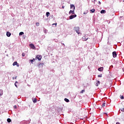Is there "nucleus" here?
<instances>
[{
  "mask_svg": "<svg viewBox=\"0 0 124 124\" xmlns=\"http://www.w3.org/2000/svg\"><path fill=\"white\" fill-rule=\"evenodd\" d=\"M123 72H124V68L123 69Z\"/></svg>",
  "mask_w": 124,
  "mask_h": 124,
  "instance_id": "obj_42",
  "label": "nucleus"
},
{
  "mask_svg": "<svg viewBox=\"0 0 124 124\" xmlns=\"http://www.w3.org/2000/svg\"><path fill=\"white\" fill-rule=\"evenodd\" d=\"M42 59V56L38 55L36 56L35 59L38 60V61H41V59Z\"/></svg>",
  "mask_w": 124,
  "mask_h": 124,
  "instance_id": "obj_4",
  "label": "nucleus"
},
{
  "mask_svg": "<svg viewBox=\"0 0 124 124\" xmlns=\"http://www.w3.org/2000/svg\"><path fill=\"white\" fill-rule=\"evenodd\" d=\"M24 34V32H19V35H23Z\"/></svg>",
  "mask_w": 124,
  "mask_h": 124,
  "instance_id": "obj_22",
  "label": "nucleus"
},
{
  "mask_svg": "<svg viewBox=\"0 0 124 124\" xmlns=\"http://www.w3.org/2000/svg\"><path fill=\"white\" fill-rule=\"evenodd\" d=\"M16 66H17V67H19V63H16Z\"/></svg>",
  "mask_w": 124,
  "mask_h": 124,
  "instance_id": "obj_30",
  "label": "nucleus"
},
{
  "mask_svg": "<svg viewBox=\"0 0 124 124\" xmlns=\"http://www.w3.org/2000/svg\"><path fill=\"white\" fill-rule=\"evenodd\" d=\"M32 101L33 103H36L37 102V99H36V98L32 99Z\"/></svg>",
  "mask_w": 124,
  "mask_h": 124,
  "instance_id": "obj_13",
  "label": "nucleus"
},
{
  "mask_svg": "<svg viewBox=\"0 0 124 124\" xmlns=\"http://www.w3.org/2000/svg\"><path fill=\"white\" fill-rule=\"evenodd\" d=\"M83 14H87V13H83Z\"/></svg>",
  "mask_w": 124,
  "mask_h": 124,
  "instance_id": "obj_41",
  "label": "nucleus"
},
{
  "mask_svg": "<svg viewBox=\"0 0 124 124\" xmlns=\"http://www.w3.org/2000/svg\"><path fill=\"white\" fill-rule=\"evenodd\" d=\"M44 32L45 33H46V29L44 30Z\"/></svg>",
  "mask_w": 124,
  "mask_h": 124,
  "instance_id": "obj_33",
  "label": "nucleus"
},
{
  "mask_svg": "<svg viewBox=\"0 0 124 124\" xmlns=\"http://www.w3.org/2000/svg\"><path fill=\"white\" fill-rule=\"evenodd\" d=\"M13 80H14V77H13Z\"/></svg>",
  "mask_w": 124,
  "mask_h": 124,
  "instance_id": "obj_43",
  "label": "nucleus"
},
{
  "mask_svg": "<svg viewBox=\"0 0 124 124\" xmlns=\"http://www.w3.org/2000/svg\"><path fill=\"white\" fill-rule=\"evenodd\" d=\"M52 25H53V26H54V25H55V26H57V23H53Z\"/></svg>",
  "mask_w": 124,
  "mask_h": 124,
  "instance_id": "obj_34",
  "label": "nucleus"
},
{
  "mask_svg": "<svg viewBox=\"0 0 124 124\" xmlns=\"http://www.w3.org/2000/svg\"><path fill=\"white\" fill-rule=\"evenodd\" d=\"M22 57H25V56H26V53L23 52V53H22Z\"/></svg>",
  "mask_w": 124,
  "mask_h": 124,
  "instance_id": "obj_24",
  "label": "nucleus"
},
{
  "mask_svg": "<svg viewBox=\"0 0 124 124\" xmlns=\"http://www.w3.org/2000/svg\"><path fill=\"white\" fill-rule=\"evenodd\" d=\"M2 94H3V93H0V95L1 96V95H2Z\"/></svg>",
  "mask_w": 124,
  "mask_h": 124,
  "instance_id": "obj_37",
  "label": "nucleus"
},
{
  "mask_svg": "<svg viewBox=\"0 0 124 124\" xmlns=\"http://www.w3.org/2000/svg\"><path fill=\"white\" fill-rule=\"evenodd\" d=\"M85 93V90H82L80 92V93Z\"/></svg>",
  "mask_w": 124,
  "mask_h": 124,
  "instance_id": "obj_25",
  "label": "nucleus"
},
{
  "mask_svg": "<svg viewBox=\"0 0 124 124\" xmlns=\"http://www.w3.org/2000/svg\"><path fill=\"white\" fill-rule=\"evenodd\" d=\"M49 15H50V13L49 12H47L46 13V17H49Z\"/></svg>",
  "mask_w": 124,
  "mask_h": 124,
  "instance_id": "obj_18",
  "label": "nucleus"
},
{
  "mask_svg": "<svg viewBox=\"0 0 124 124\" xmlns=\"http://www.w3.org/2000/svg\"><path fill=\"white\" fill-rule=\"evenodd\" d=\"M112 56L113 58H117V52L116 51H113L112 52Z\"/></svg>",
  "mask_w": 124,
  "mask_h": 124,
  "instance_id": "obj_9",
  "label": "nucleus"
},
{
  "mask_svg": "<svg viewBox=\"0 0 124 124\" xmlns=\"http://www.w3.org/2000/svg\"><path fill=\"white\" fill-rule=\"evenodd\" d=\"M35 61V59L33 58L32 60H29V62H31V63H33V62Z\"/></svg>",
  "mask_w": 124,
  "mask_h": 124,
  "instance_id": "obj_11",
  "label": "nucleus"
},
{
  "mask_svg": "<svg viewBox=\"0 0 124 124\" xmlns=\"http://www.w3.org/2000/svg\"><path fill=\"white\" fill-rule=\"evenodd\" d=\"M74 31L78 33V34H80L81 33L80 32V28L79 27H74Z\"/></svg>",
  "mask_w": 124,
  "mask_h": 124,
  "instance_id": "obj_1",
  "label": "nucleus"
},
{
  "mask_svg": "<svg viewBox=\"0 0 124 124\" xmlns=\"http://www.w3.org/2000/svg\"><path fill=\"white\" fill-rule=\"evenodd\" d=\"M62 9H63L64 8V6H62Z\"/></svg>",
  "mask_w": 124,
  "mask_h": 124,
  "instance_id": "obj_39",
  "label": "nucleus"
},
{
  "mask_svg": "<svg viewBox=\"0 0 124 124\" xmlns=\"http://www.w3.org/2000/svg\"><path fill=\"white\" fill-rule=\"evenodd\" d=\"M14 108L15 109H17V106H14Z\"/></svg>",
  "mask_w": 124,
  "mask_h": 124,
  "instance_id": "obj_29",
  "label": "nucleus"
},
{
  "mask_svg": "<svg viewBox=\"0 0 124 124\" xmlns=\"http://www.w3.org/2000/svg\"><path fill=\"white\" fill-rule=\"evenodd\" d=\"M44 65V63H40L39 64V65H38V67H39V68H42V67H43V66Z\"/></svg>",
  "mask_w": 124,
  "mask_h": 124,
  "instance_id": "obj_8",
  "label": "nucleus"
},
{
  "mask_svg": "<svg viewBox=\"0 0 124 124\" xmlns=\"http://www.w3.org/2000/svg\"><path fill=\"white\" fill-rule=\"evenodd\" d=\"M89 39V35L88 34H85L82 38V41H87Z\"/></svg>",
  "mask_w": 124,
  "mask_h": 124,
  "instance_id": "obj_2",
  "label": "nucleus"
},
{
  "mask_svg": "<svg viewBox=\"0 0 124 124\" xmlns=\"http://www.w3.org/2000/svg\"><path fill=\"white\" fill-rule=\"evenodd\" d=\"M98 3L100 5V4H101V2H100V1H98Z\"/></svg>",
  "mask_w": 124,
  "mask_h": 124,
  "instance_id": "obj_32",
  "label": "nucleus"
},
{
  "mask_svg": "<svg viewBox=\"0 0 124 124\" xmlns=\"http://www.w3.org/2000/svg\"><path fill=\"white\" fill-rule=\"evenodd\" d=\"M62 45L64 46V47H65V45L63 43H62Z\"/></svg>",
  "mask_w": 124,
  "mask_h": 124,
  "instance_id": "obj_35",
  "label": "nucleus"
},
{
  "mask_svg": "<svg viewBox=\"0 0 124 124\" xmlns=\"http://www.w3.org/2000/svg\"><path fill=\"white\" fill-rule=\"evenodd\" d=\"M105 107V103H103L102 104V107Z\"/></svg>",
  "mask_w": 124,
  "mask_h": 124,
  "instance_id": "obj_27",
  "label": "nucleus"
},
{
  "mask_svg": "<svg viewBox=\"0 0 124 124\" xmlns=\"http://www.w3.org/2000/svg\"><path fill=\"white\" fill-rule=\"evenodd\" d=\"M6 35L7 37H10V36H11V33H10L9 31H7Z\"/></svg>",
  "mask_w": 124,
  "mask_h": 124,
  "instance_id": "obj_10",
  "label": "nucleus"
},
{
  "mask_svg": "<svg viewBox=\"0 0 124 124\" xmlns=\"http://www.w3.org/2000/svg\"><path fill=\"white\" fill-rule=\"evenodd\" d=\"M95 11V9H94L90 10L91 13H94Z\"/></svg>",
  "mask_w": 124,
  "mask_h": 124,
  "instance_id": "obj_16",
  "label": "nucleus"
},
{
  "mask_svg": "<svg viewBox=\"0 0 124 124\" xmlns=\"http://www.w3.org/2000/svg\"><path fill=\"white\" fill-rule=\"evenodd\" d=\"M64 101H65V102H69V99L66 98H65L64 99Z\"/></svg>",
  "mask_w": 124,
  "mask_h": 124,
  "instance_id": "obj_17",
  "label": "nucleus"
},
{
  "mask_svg": "<svg viewBox=\"0 0 124 124\" xmlns=\"http://www.w3.org/2000/svg\"><path fill=\"white\" fill-rule=\"evenodd\" d=\"M75 10H70V11L69 12V15H71V14H75V13L74 12Z\"/></svg>",
  "mask_w": 124,
  "mask_h": 124,
  "instance_id": "obj_7",
  "label": "nucleus"
},
{
  "mask_svg": "<svg viewBox=\"0 0 124 124\" xmlns=\"http://www.w3.org/2000/svg\"><path fill=\"white\" fill-rule=\"evenodd\" d=\"M104 114H106V115H107V113H104Z\"/></svg>",
  "mask_w": 124,
  "mask_h": 124,
  "instance_id": "obj_44",
  "label": "nucleus"
},
{
  "mask_svg": "<svg viewBox=\"0 0 124 124\" xmlns=\"http://www.w3.org/2000/svg\"><path fill=\"white\" fill-rule=\"evenodd\" d=\"M36 26H37V27H38V26H39V22L36 23Z\"/></svg>",
  "mask_w": 124,
  "mask_h": 124,
  "instance_id": "obj_26",
  "label": "nucleus"
},
{
  "mask_svg": "<svg viewBox=\"0 0 124 124\" xmlns=\"http://www.w3.org/2000/svg\"><path fill=\"white\" fill-rule=\"evenodd\" d=\"M17 62L16 61L14 62V63H13V66H15V65H16V64H17Z\"/></svg>",
  "mask_w": 124,
  "mask_h": 124,
  "instance_id": "obj_19",
  "label": "nucleus"
},
{
  "mask_svg": "<svg viewBox=\"0 0 124 124\" xmlns=\"http://www.w3.org/2000/svg\"><path fill=\"white\" fill-rule=\"evenodd\" d=\"M123 1L124 2V0Z\"/></svg>",
  "mask_w": 124,
  "mask_h": 124,
  "instance_id": "obj_45",
  "label": "nucleus"
},
{
  "mask_svg": "<svg viewBox=\"0 0 124 124\" xmlns=\"http://www.w3.org/2000/svg\"><path fill=\"white\" fill-rule=\"evenodd\" d=\"M98 77L99 78H101V77H102V74H100V75H98Z\"/></svg>",
  "mask_w": 124,
  "mask_h": 124,
  "instance_id": "obj_23",
  "label": "nucleus"
},
{
  "mask_svg": "<svg viewBox=\"0 0 124 124\" xmlns=\"http://www.w3.org/2000/svg\"><path fill=\"white\" fill-rule=\"evenodd\" d=\"M122 112H124V108L123 109H121Z\"/></svg>",
  "mask_w": 124,
  "mask_h": 124,
  "instance_id": "obj_36",
  "label": "nucleus"
},
{
  "mask_svg": "<svg viewBox=\"0 0 124 124\" xmlns=\"http://www.w3.org/2000/svg\"><path fill=\"white\" fill-rule=\"evenodd\" d=\"M106 13V11L105 10H102L101 11H100V13L101 14H103L104 13Z\"/></svg>",
  "mask_w": 124,
  "mask_h": 124,
  "instance_id": "obj_15",
  "label": "nucleus"
},
{
  "mask_svg": "<svg viewBox=\"0 0 124 124\" xmlns=\"http://www.w3.org/2000/svg\"><path fill=\"white\" fill-rule=\"evenodd\" d=\"M70 9H72V10H75V5H74V4H71Z\"/></svg>",
  "mask_w": 124,
  "mask_h": 124,
  "instance_id": "obj_6",
  "label": "nucleus"
},
{
  "mask_svg": "<svg viewBox=\"0 0 124 124\" xmlns=\"http://www.w3.org/2000/svg\"><path fill=\"white\" fill-rule=\"evenodd\" d=\"M100 84V81L98 80L97 81V82L95 84V86H96V87H98V86H99Z\"/></svg>",
  "mask_w": 124,
  "mask_h": 124,
  "instance_id": "obj_12",
  "label": "nucleus"
},
{
  "mask_svg": "<svg viewBox=\"0 0 124 124\" xmlns=\"http://www.w3.org/2000/svg\"><path fill=\"white\" fill-rule=\"evenodd\" d=\"M124 97L123 95H122L121 96V99H124Z\"/></svg>",
  "mask_w": 124,
  "mask_h": 124,
  "instance_id": "obj_28",
  "label": "nucleus"
},
{
  "mask_svg": "<svg viewBox=\"0 0 124 124\" xmlns=\"http://www.w3.org/2000/svg\"><path fill=\"white\" fill-rule=\"evenodd\" d=\"M76 17H77V15L76 14H75L70 16L69 18L70 20H72V19H74V18H76Z\"/></svg>",
  "mask_w": 124,
  "mask_h": 124,
  "instance_id": "obj_3",
  "label": "nucleus"
},
{
  "mask_svg": "<svg viewBox=\"0 0 124 124\" xmlns=\"http://www.w3.org/2000/svg\"><path fill=\"white\" fill-rule=\"evenodd\" d=\"M29 122L26 123V124H30V123H31V120H29L28 121Z\"/></svg>",
  "mask_w": 124,
  "mask_h": 124,
  "instance_id": "obj_31",
  "label": "nucleus"
},
{
  "mask_svg": "<svg viewBox=\"0 0 124 124\" xmlns=\"http://www.w3.org/2000/svg\"><path fill=\"white\" fill-rule=\"evenodd\" d=\"M29 46L31 48V49H35V46H34V45L33 44H30Z\"/></svg>",
  "mask_w": 124,
  "mask_h": 124,
  "instance_id": "obj_5",
  "label": "nucleus"
},
{
  "mask_svg": "<svg viewBox=\"0 0 124 124\" xmlns=\"http://www.w3.org/2000/svg\"><path fill=\"white\" fill-rule=\"evenodd\" d=\"M116 124H120V123L119 122H117Z\"/></svg>",
  "mask_w": 124,
  "mask_h": 124,
  "instance_id": "obj_38",
  "label": "nucleus"
},
{
  "mask_svg": "<svg viewBox=\"0 0 124 124\" xmlns=\"http://www.w3.org/2000/svg\"><path fill=\"white\" fill-rule=\"evenodd\" d=\"M15 79H17V76L15 78Z\"/></svg>",
  "mask_w": 124,
  "mask_h": 124,
  "instance_id": "obj_40",
  "label": "nucleus"
},
{
  "mask_svg": "<svg viewBox=\"0 0 124 124\" xmlns=\"http://www.w3.org/2000/svg\"><path fill=\"white\" fill-rule=\"evenodd\" d=\"M98 71H103V67H101L98 69Z\"/></svg>",
  "mask_w": 124,
  "mask_h": 124,
  "instance_id": "obj_14",
  "label": "nucleus"
},
{
  "mask_svg": "<svg viewBox=\"0 0 124 124\" xmlns=\"http://www.w3.org/2000/svg\"><path fill=\"white\" fill-rule=\"evenodd\" d=\"M17 84H18V82L17 81H16L15 83V86L16 87V88H18V86H17Z\"/></svg>",
  "mask_w": 124,
  "mask_h": 124,
  "instance_id": "obj_20",
  "label": "nucleus"
},
{
  "mask_svg": "<svg viewBox=\"0 0 124 124\" xmlns=\"http://www.w3.org/2000/svg\"><path fill=\"white\" fill-rule=\"evenodd\" d=\"M7 121L8 123H10L11 122V119H10V118H8Z\"/></svg>",
  "mask_w": 124,
  "mask_h": 124,
  "instance_id": "obj_21",
  "label": "nucleus"
}]
</instances>
